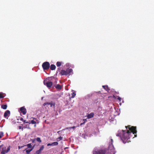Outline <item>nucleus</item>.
<instances>
[{
  "label": "nucleus",
  "mask_w": 154,
  "mask_h": 154,
  "mask_svg": "<svg viewBox=\"0 0 154 154\" xmlns=\"http://www.w3.org/2000/svg\"><path fill=\"white\" fill-rule=\"evenodd\" d=\"M130 126H126L125 128L127 130H122V135L121 137V139L124 143H126L128 139L130 138V135L132 133L134 134H136L137 131L136 130V127L132 126L130 127Z\"/></svg>",
  "instance_id": "1"
},
{
  "label": "nucleus",
  "mask_w": 154,
  "mask_h": 154,
  "mask_svg": "<svg viewBox=\"0 0 154 154\" xmlns=\"http://www.w3.org/2000/svg\"><path fill=\"white\" fill-rule=\"evenodd\" d=\"M60 68H58V69L57 72L58 71L59 72H60V74L61 75H66L70 74L72 72V69H67L66 70H61L60 71Z\"/></svg>",
  "instance_id": "2"
},
{
  "label": "nucleus",
  "mask_w": 154,
  "mask_h": 154,
  "mask_svg": "<svg viewBox=\"0 0 154 154\" xmlns=\"http://www.w3.org/2000/svg\"><path fill=\"white\" fill-rule=\"evenodd\" d=\"M93 154H106V149H94L93 151Z\"/></svg>",
  "instance_id": "3"
},
{
  "label": "nucleus",
  "mask_w": 154,
  "mask_h": 154,
  "mask_svg": "<svg viewBox=\"0 0 154 154\" xmlns=\"http://www.w3.org/2000/svg\"><path fill=\"white\" fill-rule=\"evenodd\" d=\"M106 154H114L115 149L112 145H110L107 149H106Z\"/></svg>",
  "instance_id": "4"
},
{
  "label": "nucleus",
  "mask_w": 154,
  "mask_h": 154,
  "mask_svg": "<svg viewBox=\"0 0 154 154\" xmlns=\"http://www.w3.org/2000/svg\"><path fill=\"white\" fill-rule=\"evenodd\" d=\"M42 66L44 70H47L50 68V64L48 62L46 61L43 63Z\"/></svg>",
  "instance_id": "5"
},
{
  "label": "nucleus",
  "mask_w": 154,
  "mask_h": 154,
  "mask_svg": "<svg viewBox=\"0 0 154 154\" xmlns=\"http://www.w3.org/2000/svg\"><path fill=\"white\" fill-rule=\"evenodd\" d=\"M44 84L49 88H51L53 85L52 82L49 81H48L47 80H44Z\"/></svg>",
  "instance_id": "6"
},
{
  "label": "nucleus",
  "mask_w": 154,
  "mask_h": 154,
  "mask_svg": "<svg viewBox=\"0 0 154 154\" xmlns=\"http://www.w3.org/2000/svg\"><path fill=\"white\" fill-rule=\"evenodd\" d=\"M46 105H48L50 106V107H52L53 106L54 107L55 103L53 102H46L44 103L43 104V106H45Z\"/></svg>",
  "instance_id": "7"
},
{
  "label": "nucleus",
  "mask_w": 154,
  "mask_h": 154,
  "mask_svg": "<svg viewBox=\"0 0 154 154\" xmlns=\"http://www.w3.org/2000/svg\"><path fill=\"white\" fill-rule=\"evenodd\" d=\"M10 150V146H9L6 150V147H4L2 148V151L1 152H3L4 153V154H5L6 153H7Z\"/></svg>",
  "instance_id": "8"
},
{
  "label": "nucleus",
  "mask_w": 154,
  "mask_h": 154,
  "mask_svg": "<svg viewBox=\"0 0 154 154\" xmlns=\"http://www.w3.org/2000/svg\"><path fill=\"white\" fill-rule=\"evenodd\" d=\"M20 111L23 115H25L26 112V109L23 107L20 108Z\"/></svg>",
  "instance_id": "9"
},
{
  "label": "nucleus",
  "mask_w": 154,
  "mask_h": 154,
  "mask_svg": "<svg viewBox=\"0 0 154 154\" xmlns=\"http://www.w3.org/2000/svg\"><path fill=\"white\" fill-rule=\"evenodd\" d=\"M10 111L9 110H7L5 112L4 115V116L5 118H6L7 117H8V118H7V119H8V117L10 116Z\"/></svg>",
  "instance_id": "10"
},
{
  "label": "nucleus",
  "mask_w": 154,
  "mask_h": 154,
  "mask_svg": "<svg viewBox=\"0 0 154 154\" xmlns=\"http://www.w3.org/2000/svg\"><path fill=\"white\" fill-rule=\"evenodd\" d=\"M94 114L93 112H91L90 114H88L87 118L88 119L94 117Z\"/></svg>",
  "instance_id": "11"
},
{
  "label": "nucleus",
  "mask_w": 154,
  "mask_h": 154,
  "mask_svg": "<svg viewBox=\"0 0 154 154\" xmlns=\"http://www.w3.org/2000/svg\"><path fill=\"white\" fill-rule=\"evenodd\" d=\"M55 87L57 89L60 90L62 89V86L59 84H57L55 86Z\"/></svg>",
  "instance_id": "12"
},
{
  "label": "nucleus",
  "mask_w": 154,
  "mask_h": 154,
  "mask_svg": "<svg viewBox=\"0 0 154 154\" xmlns=\"http://www.w3.org/2000/svg\"><path fill=\"white\" fill-rule=\"evenodd\" d=\"M102 87L105 89L106 91L108 92L110 89H109L107 85H103Z\"/></svg>",
  "instance_id": "13"
},
{
  "label": "nucleus",
  "mask_w": 154,
  "mask_h": 154,
  "mask_svg": "<svg viewBox=\"0 0 154 154\" xmlns=\"http://www.w3.org/2000/svg\"><path fill=\"white\" fill-rule=\"evenodd\" d=\"M56 69V66H55L54 64H51V65L50 66V69L51 70H54Z\"/></svg>",
  "instance_id": "14"
},
{
  "label": "nucleus",
  "mask_w": 154,
  "mask_h": 154,
  "mask_svg": "<svg viewBox=\"0 0 154 154\" xmlns=\"http://www.w3.org/2000/svg\"><path fill=\"white\" fill-rule=\"evenodd\" d=\"M7 106L6 104L2 105L1 106V108L4 109H5L7 108Z\"/></svg>",
  "instance_id": "15"
},
{
  "label": "nucleus",
  "mask_w": 154,
  "mask_h": 154,
  "mask_svg": "<svg viewBox=\"0 0 154 154\" xmlns=\"http://www.w3.org/2000/svg\"><path fill=\"white\" fill-rule=\"evenodd\" d=\"M33 149V148L30 149L26 150V154H29L30 152Z\"/></svg>",
  "instance_id": "16"
},
{
  "label": "nucleus",
  "mask_w": 154,
  "mask_h": 154,
  "mask_svg": "<svg viewBox=\"0 0 154 154\" xmlns=\"http://www.w3.org/2000/svg\"><path fill=\"white\" fill-rule=\"evenodd\" d=\"M62 64V62H57L56 63V65L57 67L60 66Z\"/></svg>",
  "instance_id": "17"
},
{
  "label": "nucleus",
  "mask_w": 154,
  "mask_h": 154,
  "mask_svg": "<svg viewBox=\"0 0 154 154\" xmlns=\"http://www.w3.org/2000/svg\"><path fill=\"white\" fill-rule=\"evenodd\" d=\"M58 144V143L57 142H54L52 143V146H56Z\"/></svg>",
  "instance_id": "18"
},
{
  "label": "nucleus",
  "mask_w": 154,
  "mask_h": 154,
  "mask_svg": "<svg viewBox=\"0 0 154 154\" xmlns=\"http://www.w3.org/2000/svg\"><path fill=\"white\" fill-rule=\"evenodd\" d=\"M5 96H4L2 92L0 93V99L4 98Z\"/></svg>",
  "instance_id": "19"
},
{
  "label": "nucleus",
  "mask_w": 154,
  "mask_h": 154,
  "mask_svg": "<svg viewBox=\"0 0 154 154\" xmlns=\"http://www.w3.org/2000/svg\"><path fill=\"white\" fill-rule=\"evenodd\" d=\"M75 95H76L75 92H73L72 94V96H71V97L72 98H73L75 96Z\"/></svg>",
  "instance_id": "20"
},
{
  "label": "nucleus",
  "mask_w": 154,
  "mask_h": 154,
  "mask_svg": "<svg viewBox=\"0 0 154 154\" xmlns=\"http://www.w3.org/2000/svg\"><path fill=\"white\" fill-rule=\"evenodd\" d=\"M63 138V137H62L60 136L57 138V141H60V140H62Z\"/></svg>",
  "instance_id": "21"
},
{
  "label": "nucleus",
  "mask_w": 154,
  "mask_h": 154,
  "mask_svg": "<svg viewBox=\"0 0 154 154\" xmlns=\"http://www.w3.org/2000/svg\"><path fill=\"white\" fill-rule=\"evenodd\" d=\"M36 140L38 142H39V143H41L42 142L41 140L39 137H37L36 138Z\"/></svg>",
  "instance_id": "22"
},
{
  "label": "nucleus",
  "mask_w": 154,
  "mask_h": 154,
  "mask_svg": "<svg viewBox=\"0 0 154 154\" xmlns=\"http://www.w3.org/2000/svg\"><path fill=\"white\" fill-rule=\"evenodd\" d=\"M44 146L43 145H42L41 146V147L40 148V149H39L40 151L41 152L44 149Z\"/></svg>",
  "instance_id": "23"
},
{
  "label": "nucleus",
  "mask_w": 154,
  "mask_h": 154,
  "mask_svg": "<svg viewBox=\"0 0 154 154\" xmlns=\"http://www.w3.org/2000/svg\"><path fill=\"white\" fill-rule=\"evenodd\" d=\"M25 146H27L28 148H30L32 147V145L30 143H29L27 144L26 145H24Z\"/></svg>",
  "instance_id": "24"
},
{
  "label": "nucleus",
  "mask_w": 154,
  "mask_h": 154,
  "mask_svg": "<svg viewBox=\"0 0 154 154\" xmlns=\"http://www.w3.org/2000/svg\"><path fill=\"white\" fill-rule=\"evenodd\" d=\"M41 152L38 150L36 151L35 152L34 154H39Z\"/></svg>",
  "instance_id": "25"
},
{
  "label": "nucleus",
  "mask_w": 154,
  "mask_h": 154,
  "mask_svg": "<svg viewBox=\"0 0 154 154\" xmlns=\"http://www.w3.org/2000/svg\"><path fill=\"white\" fill-rule=\"evenodd\" d=\"M30 123H32V124H35L36 123V122L35 121H34L33 120H32L30 121Z\"/></svg>",
  "instance_id": "26"
},
{
  "label": "nucleus",
  "mask_w": 154,
  "mask_h": 154,
  "mask_svg": "<svg viewBox=\"0 0 154 154\" xmlns=\"http://www.w3.org/2000/svg\"><path fill=\"white\" fill-rule=\"evenodd\" d=\"M3 136V133L1 132L0 133V138H1Z\"/></svg>",
  "instance_id": "27"
},
{
  "label": "nucleus",
  "mask_w": 154,
  "mask_h": 154,
  "mask_svg": "<svg viewBox=\"0 0 154 154\" xmlns=\"http://www.w3.org/2000/svg\"><path fill=\"white\" fill-rule=\"evenodd\" d=\"M76 127V126H72V127H69V128H66V129H71V128H73V129H74Z\"/></svg>",
  "instance_id": "28"
},
{
  "label": "nucleus",
  "mask_w": 154,
  "mask_h": 154,
  "mask_svg": "<svg viewBox=\"0 0 154 154\" xmlns=\"http://www.w3.org/2000/svg\"><path fill=\"white\" fill-rule=\"evenodd\" d=\"M25 146L24 145H23V146H19L18 147V149H20V148H21L23 147L24 146Z\"/></svg>",
  "instance_id": "29"
},
{
  "label": "nucleus",
  "mask_w": 154,
  "mask_h": 154,
  "mask_svg": "<svg viewBox=\"0 0 154 154\" xmlns=\"http://www.w3.org/2000/svg\"><path fill=\"white\" fill-rule=\"evenodd\" d=\"M48 146H52V143H48L47 145Z\"/></svg>",
  "instance_id": "30"
},
{
  "label": "nucleus",
  "mask_w": 154,
  "mask_h": 154,
  "mask_svg": "<svg viewBox=\"0 0 154 154\" xmlns=\"http://www.w3.org/2000/svg\"><path fill=\"white\" fill-rule=\"evenodd\" d=\"M116 136H120V137H121L122 136H121V135L120 134H119H119H116Z\"/></svg>",
  "instance_id": "31"
},
{
  "label": "nucleus",
  "mask_w": 154,
  "mask_h": 154,
  "mask_svg": "<svg viewBox=\"0 0 154 154\" xmlns=\"http://www.w3.org/2000/svg\"><path fill=\"white\" fill-rule=\"evenodd\" d=\"M23 122H24V123H29V124H30V122H26V120H24V121Z\"/></svg>",
  "instance_id": "32"
},
{
  "label": "nucleus",
  "mask_w": 154,
  "mask_h": 154,
  "mask_svg": "<svg viewBox=\"0 0 154 154\" xmlns=\"http://www.w3.org/2000/svg\"><path fill=\"white\" fill-rule=\"evenodd\" d=\"M20 120L23 122L24 121V119H23V118L22 117L20 118Z\"/></svg>",
  "instance_id": "33"
},
{
  "label": "nucleus",
  "mask_w": 154,
  "mask_h": 154,
  "mask_svg": "<svg viewBox=\"0 0 154 154\" xmlns=\"http://www.w3.org/2000/svg\"><path fill=\"white\" fill-rule=\"evenodd\" d=\"M121 98L120 97H118V99L120 101H121Z\"/></svg>",
  "instance_id": "34"
},
{
  "label": "nucleus",
  "mask_w": 154,
  "mask_h": 154,
  "mask_svg": "<svg viewBox=\"0 0 154 154\" xmlns=\"http://www.w3.org/2000/svg\"><path fill=\"white\" fill-rule=\"evenodd\" d=\"M111 144L112 145V142H113V140L112 139H111Z\"/></svg>",
  "instance_id": "35"
},
{
  "label": "nucleus",
  "mask_w": 154,
  "mask_h": 154,
  "mask_svg": "<svg viewBox=\"0 0 154 154\" xmlns=\"http://www.w3.org/2000/svg\"><path fill=\"white\" fill-rule=\"evenodd\" d=\"M85 123V122H83V123H81L80 124V125H82L84 124Z\"/></svg>",
  "instance_id": "36"
},
{
  "label": "nucleus",
  "mask_w": 154,
  "mask_h": 154,
  "mask_svg": "<svg viewBox=\"0 0 154 154\" xmlns=\"http://www.w3.org/2000/svg\"><path fill=\"white\" fill-rule=\"evenodd\" d=\"M3 146V144L0 146V149L1 148L2 146Z\"/></svg>",
  "instance_id": "37"
},
{
  "label": "nucleus",
  "mask_w": 154,
  "mask_h": 154,
  "mask_svg": "<svg viewBox=\"0 0 154 154\" xmlns=\"http://www.w3.org/2000/svg\"><path fill=\"white\" fill-rule=\"evenodd\" d=\"M134 137H137V135L136 134H134Z\"/></svg>",
  "instance_id": "38"
},
{
  "label": "nucleus",
  "mask_w": 154,
  "mask_h": 154,
  "mask_svg": "<svg viewBox=\"0 0 154 154\" xmlns=\"http://www.w3.org/2000/svg\"><path fill=\"white\" fill-rule=\"evenodd\" d=\"M1 154H4V153L3 152H1Z\"/></svg>",
  "instance_id": "39"
},
{
  "label": "nucleus",
  "mask_w": 154,
  "mask_h": 154,
  "mask_svg": "<svg viewBox=\"0 0 154 154\" xmlns=\"http://www.w3.org/2000/svg\"><path fill=\"white\" fill-rule=\"evenodd\" d=\"M19 128L20 129H21V126H20L19 127Z\"/></svg>",
  "instance_id": "40"
},
{
  "label": "nucleus",
  "mask_w": 154,
  "mask_h": 154,
  "mask_svg": "<svg viewBox=\"0 0 154 154\" xmlns=\"http://www.w3.org/2000/svg\"><path fill=\"white\" fill-rule=\"evenodd\" d=\"M34 126H35H35H36V125H35V124L34 125Z\"/></svg>",
  "instance_id": "41"
}]
</instances>
